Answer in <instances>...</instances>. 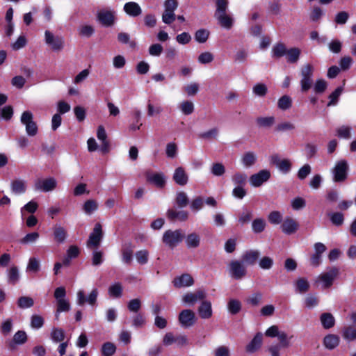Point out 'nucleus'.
<instances>
[{
    "label": "nucleus",
    "instance_id": "nucleus-1",
    "mask_svg": "<svg viewBox=\"0 0 356 356\" xmlns=\"http://www.w3.org/2000/svg\"><path fill=\"white\" fill-rule=\"evenodd\" d=\"M184 238V235L181 229H176L172 231L168 229L165 231L163 235V243L170 248L176 247Z\"/></svg>",
    "mask_w": 356,
    "mask_h": 356
},
{
    "label": "nucleus",
    "instance_id": "nucleus-52",
    "mask_svg": "<svg viewBox=\"0 0 356 356\" xmlns=\"http://www.w3.org/2000/svg\"><path fill=\"white\" fill-rule=\"evenodd\" d=\"M65 332L61 328H54L51 333V339L54 342H61L65 339Z\"/></svg>",
    "mask_w": 356,
    "mask_h": 356
},
{
    "label": "nucleus",
    "instance_id": "nucleus-58",
    "mask_svg": "<svg viewBox=\"0 0 356 356\" xmlns=\"http://www.w3.org/2000/svg\"><path fill=\"white\" fill-rule=\"evenodd\" d=\"M211 173L214 176H222L225 172V168L221 163H214L211 166Z\"/></svg>",
    "mask_w": 356,
    "mask_h": 356
},
{
    "label": "nucleus",
    "instance_id": "nucleus-3",
    "mask_svg": "<svg viewBox=\"0 0 356 356\" xmlns=\"http://www.w3.org/2000/svg\"><path fill=\"white\" fill-rule=\"evenodd\" d=\"M20 121L26 127V132L29 136H35L38 131V127L33 121V115L29 111H24L21 115Z\"/></svg>",
    "mask_w": 356,
    "mask_h": 356
},
{
    "label": "nucleus",
    "instance_id": "nucleus-4",
    "mask_svg": "<svg viewBox=\"0 0 356 356\" xmlns=\"http://www.w3.org/2000/svg\"><path fill=\"white\" fill-rule=\"evenodd\" d=\"M349 166L346 160H340L337 162L333 169V180L335 182H343L348 177Z\"/></svg>",
    "mask_w": 356,
    "mask_h": 356
},
{
    "label": "nucleus",
    "instance_id": "nucleus-23",
    "mask_svg": "<svg viewBox=\"0 0 356 356\" xmlns=\"http://www.w3.org/2000/svg\"><path fill=\"white\" fill-rule=\"evenodd\" d=\"M27 334L24 330H18L13 336L12 341L9 343L8 348L13 350L15 349V345H22L26 342Z\"/></svg>",
    "mask_w": 356,
    "mask_h": 356
},
{
    "label": "nucleus",
    "instance_id": "nucleus-40",
    "mask_svg": "<svg viewBox=\"0 0 356 356\" xmlns=\"http://www.w3.org/2000/svg\"><path fill=\"white\" fill-rule=\"evenodd\" d=\"M331 222L337 226L339 227L343 224L344 215L341 212H333L328 214Z\"/></svg>",
    "mask_w": 356,
    "mask_h": 356
},
{
    "label": "nucleus",
    "instance_id": "nucleus-51",
    "mask_svg": "<svg viewBox=\"0 0 356 356\" xmlns=\"http://www.w3.org/2000/svg\"><path fill=\"white\" fill-rule=\"evenodd\" d=\"M343 337L348 341L356 339V329L352 326L345 327L343 330Z\"/></svg>",
    "mask_w": 356,
    "mask_h": 356
},
{
    "label": "nucleus",
    "instance_id": "nucleus-26",
    "mask_svg": "<svg viewBox=\"0 0 356 356\" xmlns=\"http://www.w3.org/2000/svg\"><path fill=\"white\" fill-rule=\"evenodd\" d=\"M134 246L131 243H126L122 248V261L126 264H131L133 258Z\"/></svg>",
    "mask_w": 356,
    "mask_h": 356
},
{
    "label": "nucleus",
    "instance_id": "nucleus-34",
    "mask_svg": "<svg viewBox=\"0 0 356 356\" xmlns=\"http://www.w3.org/2000/svg\"><path fill=\"white\" fill-rule=\"evenodd\" d=\"M296 289L300 293H305L309 289V283L305 277L298 278L295 282Z\"/></svg>",
    "mask_w": 356,
    "mask_h": 356
},
{
    "label": "nucleus",
    "instance_id": "nucleus-50",
    "mask_svg": "<svg viewBox=\"0 0 356 356\" xmlns=\"http://www.w3.org/2000/svg\"><path fill=\"white\" fill-rule=\"evenodd\" d=\"M137 262L140 265H145L149 260V252L147 250H138L135 254Z\"/></svg>",
    "mask_w": 356,
    "mask_h": 356
},
{
    "label": "nucleus",
    "instance_id": "nucleus-45",
    "mask_svg": "<svg viewBox=\"0 0 356 356\" xmlns=\"http://www.w3.org/2000/svg\"><path fill=\"white\" fill-rule=\"evenodd\" d=\"M108 294L111 297L118 298L122 296V286L120 283H115L108 288Z\"/></svg>",
    "mask_w": 356,
    "mask_h": 356
},
{
    "label": "nucleus",
    "instance_id": "nucleus-16",
    "mask_svg": "<svg viewBox=\"0 0 356 356\" xmlns=\"http://www.w3.org/2000/svg\"><path fill=\"white\" fill-rule=\"evenodd\" d=\"M56 187V181L54 178L50 177L43 180H38L35 183V189L44 192L51 191Z\"/></svg>",
    "mask_w": 356,
    "mask_h": 356
},
{
    "label": "nucleus",
    "instance_id": "nucleus-56",
    "mask_svg": "<svg viewBox=\"0 0 356 356\" xmlns=\"http://www.w3.org/2000/svg\"><path fill=\"white\" fill-rule=\"evenodd\" d=\"M180 109L184 115H188L194 111V104L190 101H184L180 104Z\"/></svg>",
    "mask_w": 356,
    "mask_h": 356
},
{
    "label": "nucleus",
    "instance_id": "nucleus-5",
    "mask_svg": "<svg viewBox=\"0 0 356 356\" xmlns=\"http://www.w3.org/2000/svg\"><path fill=\"white\" fill-rule=\"evenodd\" d=\"M97 20L103 26L111 27L114 25L116 20L115 12L112 10L102 9L97 13Z\"/></svg>",
    "mask_w": 356,
    "mask_h": 356
},
{
    "label": "nucleus",
    "instance_id": "nucleus-6",
    "mask_svg": "<svg viewBox=\"0 0 356 356\" xmlns=\"http://www.w3.org/2000/svg\"><path fill=\"white\" fill-rule=\"evenodd\" d=\"M102 238L103 231L102 225L99 222H97L95 225L92 232L89 235L87 241V247L89 248H98Z\"/></svg>",
    "mask_w": 356,
    "mask_h": 356
},
{
    "label": "nucleus",
    "instance_id": "nucleus-54",
    "mask_svg": "<svg viewBox=\"0 0 356 356\" xmlns=\"http://www.w3.org/2000/svg\"><path fill=\"white\" fill-rule=\"evenodd\" d=\"M232 181L237 186H245L247 180V175L245 173L236 172L232 176Z\"/></svg>",
    "mask_w": 356,
    "mask_h": 356
},
{
    "label": "nucleus",
    "instance_id": "nucleus-27",
    "mask_svg": "<svg viewBox=\"0 0 356 356\" xmlns=\"http://www.w3.org/2000/svg\"><path fill=\"white\" fill-rule=\"evenodd\" d=\"M339 337L333 334H329L324 337L323 344L326 348L333 350L339 344Z\"/></svg>",
    "mask_w": 356,
    "mask_h": 356
},
{
    "label": "nucleus",
    "instance_id": "nucleus-49",
    "mask_svg": "<svg viewBox=\"0 0 356 356\" xmlns=\"http://www.w3.org/2000/svg\"><path fill=\"white\" fill-rule=\"evenodd\" d=\"M209 31L205 29H200L195 33V40L199 43H204L209 38Z\"/></svg>",
    "mask_w": 356,
    "mask_h": 356
},
{
    "label": "nucleus",
    "instance_id": "nucleus-28",
    "mask_svg": "<svg viewBox=\"0 0 356 356\" xmlns=\"http://www.w3.org/2000/svg\"><path fill=\"white\" fill-rule=\"evenodd\" d=\"M301 50L298 47H292L287 49L286 53V60L289 63H296L300 58Z\"/></svg>",
    "mask_w": 356,
    "mask_h": 356
},
{
    "label": "nucleus",
    "instance_id": "nucleus-35",
    "mask_svg": "<svg viewBox=\"0 0 356 356\" xmlns=\"http://www.w3.org/2000/svg\"><path fill=\"white\" fill-rule=\"evenodd\" d=\"M26 189L25 181L21 179H15L11 183V190L14 193L22 194Z\"/></svg>",
    "mask_w": 356,
    "mask_h": 356
},
{
    "label": "nucleus",
    "instance_id": "nucleus-61",
    "mask_svg": "<svg viewBox=\"0 0 356 356\" xmlns=\"http://www.w3.org/2000/svg\"><path fill=\"white\" fill-rule=\"evenodd\" d=\"M39 238V234L36 232L27 234L20 240L22 244L32 243L37 241Z\"/></svg>",
    "mask_w": 356,
    "mask_h": 356
},
{
    "label": "nucleus",
    "instance_id": "nucleus-30",
    "mask_svg": "<svg viewBox=\"0 0 356 356\" xmlns=\"http://www.w3.org/2000/svg\"><path fill=\"white\" fill-rule=\"evenodd\" d=\"M216 18L218 21V23L222 27L228 30L232 27L234 24V19L232 17L227 15L226 13L220 14L218 16H216Z\"/></svg>",
    "mask_w": 356,
    "mask_h": 356
},
{
    "label": "nucleus",
    "instance_id": "nucleus-7",
    "mask_svg": "<svg viewBox=\"0 0 356 356\" xmlns=\"http://www.w3.org/2000/svg\"><path fill=\"white\" fill-rule=\"evenodd\" d=\"M45 42L54 51H59L64 47V39L61 36H55L49 31L44 32Z\"/></svg>",
    "mask_w": 356,
    "mask_h": 356
},
{
    "label": "nucleus",
    "instance_id": "nucleus-53",
    "mask_svg": "<svg viewBox=\"0 0 356 356\" xmlns=\"http://www.w3.org/2000/svg\"><path fill=\"white\" fill-rule=\"evenodd\" d=\"M256 161V156L252 152H248L244 154L242 158V162L246 167L252 166Z\"/></svg>",
    "mask_w": 356,
    "mask_h": 356
},
{
    "label": "nucleus",
    "instance_id": "nucleus-32",
    "mask_svg": "<svg viewBox=\"0 0 356 356\" xmlns=\"http://www.w3.org/2000/svg\"><path fill=\"white\" fill-rule=\"evenodd\" d=\"M287 49L286 45L282 42L276 43L272 49V57L274 58H280L286 55Z\"/></svg>",
    "mask_w": 356,
    "mask_h": 356
},
{
    "label": "nucleus",
    "instance_id": "nucleus-44",
    "mask_svg": "<svg viewBox=\"0 0 356 356\" xmlns=\"http://www.w3.org/2000/svg\"><path fill=\"white\" fill-rule=\"evenodd\" d=\"M70 309V304L67 300H65V299L58 300V301H57L56 318L58 319L59 314L60 312H68Z\"/></svg>",
    "mask_w": 356,
    "mask_h": 356
},
{
    "label": "nucleus",
    "instance_id": "nucleus-55",
    "mask_svg": "<svg viewBox=\"0 0 356 356\" xmlns=\"http://www.w3.org/2000/svg\"><path fill=\"white\" fill-rule=\"evenodd\" d=\"M44 320L42 316L34 314L31 318V326L34 329H39L44 325Z\"/></svg>",
    "mask_w": 356,
    "mask_h": 356
},
{
    "label": "nucleus",
    "instance_id": "nucleus-17",
    "mask_svg": "<svg viewBox=\"0 0 356 356\" xmlns=\"http://www.w3.org/2000/svg\"><path fill=\"white\" fill-rule=\"evenodd\" d=\"M172 283L175 287L181 288L193 285L194 283V280L189 274L184 273L180 276L176 277L173 280Z\"/></svg>",
    "mask_w": 356,
    "mask_h": 356
},
{
    "label": "nucleus",
    "instance_id": "nucleus-33",
    "mask_svg": "<svg viewBox=\"0 0 356 356\" xmlns=\"http://www.w3.org/2000/svg\"><path fill=\"white\" fill-rule=\"evenodd\" d=\"M186 245L188 248H196L200 245V236L197 233H191L186 237Z\"/></svg>",
    "mask_w": 356,
    "mask_h": 356
},
{
    "label": "nucleus",
    "instance_id": "nucleus-15",
    "mask_svg": "<svg viewBox=\"0 0 356 356\" xmlns=\"http://www.w3.org/2000/svg\"><path fill=\"white\" fill-rule=\"evenodd\" d=\"M261 252L258 250L245 251L242 257V262L249 266H254L259 259Z\"/></svg>",
    "mask_w": 356,
    "mask_h": 356
},
{
    "label": "nucleus",
    "instance_id": "nucleus-2",
    "mask_svg": "<svg viewBox=\"0 0 356 356\" xmlns=\"http://www.w3.org/2000/svg\"><path fill=\"white\" fill-rule=\"evenodd\" d=\"M314 72V67L312 64L307 63L303 65L300 70L302 79L300 80L301 90L307 92L312 86V75Z\"/></svg>",
    "mask_w": 356,
    "mask_h": 356
},
{
    "label": "nucleus",
    "instance_id": "nucleus-9",
    "mask_svg": "<svg viewBox=\"0 0 356 356\" xmlns=\"http://www.w3.org/2000/svg\"><path fill=\"white\" fill-rule=\"evenodd\" d=\"M229 273L235 280H241L246 275L247 270L241 261L233 260L229 263Z\"/></svg>",
    "mask_w": 356,
    "mask_h": 356
},
{
    "label": "nucleus",
    "instance_id": "nucleus-59",
    "mask_svg": "<svg viewBox=\"0 0 356 356\" xmlns=\"http://www.w3.org/2000/svg\"><path fill=\"white\" fill-rule=\"evenodd\" d=\"M13 328V321L11 318H8L1 324L0 330L2 334L7 336L10 334Z\"/></svg>",
    "mask_w": 356,
    "mask_h": 356
},
{
    "label": "nucleus",
    "instance_id": "nucleus-20",
    "mask_svg": "<svg viewBox=\"0 0 356 356\" xmlns=\"http://www.w3.org/2000/svg\"><path fill=\"white\" fill-rule=\"evenodd\" d=\"M298 223L290 217L285 218L281 225L282 231L288 235L295 233L298 230Z\"/></svg>",
    "mask_w": 356,
    "mask_h": 356
},
{
    "label": "nucleus",
    "instance_id": "nucleus-60",
    "mask_svg": "<svg viewBox=\"0 0 356 356\" xmlns=\"http://www.w3.org/2000/svg\"><path fill=\"white\" fill-rule=\"evenodd\" d=\"M97 209V204L94 200H88L83 204V210L86 213H91Z\"/></svg>",
    "mask_w": 356,
    "mask_h": 356
},
{
    "label": "nucleus",
    "instance_id": "nucleus-43",
    "mask_svg": "<svg viewBox=\"0 0 356 356\" xmlns=\"http://www.w3.org/2000/svg\"><path fill=\"white\" fill-rule=\"evenodd\" d=\"M266 223L265 220L263 218H256L254 219L252 222V231L256 233L259 234L262 232L266 227Z\"/></svg>",
    "mask_w": 356,
    "mask_h": 356
},
{
    "label": "nucleus",
    "instance_id": "nucleus-10",
    "mask_svg": "<svg viewBox=\"0 0 356 356\" xmlns=\"http://www.w3.org/2000/svg\"><path fill=\"white\" fill-rule=\"evenodd\" d=\"M146 180L148 183L154 184L159 188H163L166 184V177L163 172L152 173L147 171L145 174Z\"/></svg>",
    "mask_w": 356,
    "mask_h": 356
},
{
    "label": "nucleus",
    "instance_id": "nucleus-38",
    "mask_svg": "<svg viewBox=\"0 0 356 356\" xmlns=\"http://www.w3.org/2000/svg\"><path fill=\"white\" fill-rule=\"evenodd\" d=\"M256 122L259 127L269 128L275 123V118L270 117H259L256 120Z\"/></svg>",
    "mask_w": 356,
    "mask_h": 356
},
{
    "label": "nucleus",
    "instance_id": "nucleus-39",
    "mask_svg": "<svg viewBox=\"0 0 356 356\" xmlns=\"http://www.w3.org/2000/svg\"><path fill=\"white\" fill-rule=\"evenodd\" d=\"M343 90V88L342 86H339L329 95L328 98L330 99V101L327 103V106H334L337 104Z\"/></svg>",
    "mask_w": 356,
    "mask_h": 356
},
{
    "label": "nucleus",
    "instance_id": "nucleus-57",
    "mask_svg": "<svg viewBox=\"0 0 356 356\" xmlns=\"http://www.w3.org/2000/svg\"><path fill=\"white\" fill-rule=\"evenodd\" d=\"M259 266L264 270L270 269L273 266V259L268 256L263 257L259 261Z\"/></svg>",
    "mask_w": 356,
    "mask_h": 356
},
{
    "label": "nucleus",
    "instance_id": "nucleus-36",
    "mask_svg": "<svg viewBox=\"0 0 356 356\" xmlns=\"http://www.w3.org/2000/svg\"><path fill=\"white\" fill-rule=\"evenodd\" d=\"M19 280V269L17 266L10 267L8 274V282L10 284L15 285Z\"/></svg>",
    "mask_w": 356,
    "mask_h": 356
},
{
    "label": "nucleus",
    "instance_id": "nucleus-11",
    "mask_svg": "<svg viewBox=\"0 0 356 356\" xmlns=\"http://www.w3.org/2000/svg\"><path fill=\"white\" fill-rule=\"evenodd\" d=\"M270 162L284 174L288 173L292 167V163L290 160L287 159H281L278 154L272 155Z\"/></svg>",
    "mask_w": 356,
    "mask_h": 356
},
{
    "label": "nucleus",
    "instance_id": "nucleus-21",
    "mask_svg": "<svg viewBox=\"0 0 356 356\" xmlns=\"http://www.w3.org/2000/svg\"><path fill=\"white\" fill-rule=\"evenodd\" d=\"M172 179L179 186H185L188 181V176L183 167H178L175 169Z\"/></svg>",
    "mask_w": 356,
    "mask_h": 356
},
{
    "label": "nucleus",
    "instance_id": "nucleus-62",
    "mask_svg": "<svg viewBox=\"0 0 356 356\" xmlns=\"http://www.w3.org/2000/svg\"><path fill=\"white\" fill-rule=\"evenodd\" d=\"M327 83L324 79H318L314 84V91L317 94L323 93L325 91Z\"/></svg>",
    "mask_w": 356,
    "mask_h": 356
},
{
    "label": "nucleus",
    "instance_id": "nucleus-14",
    "mask_svg": "<svg viewBox=\"0 0 356 356\" xmlns=\"http://www.w3.org/2000/svg\"><path fill=\"white\" fill-rule=\"evenodd\" d=\"M338 274L339 269L337 267H332L329 271L321 275L319 280L323 282V287L325 289L330 288Z\"/></svg>",
    "mask_w": 356,
    "mask_h": 356
},
{
    "label": "nucleus",
    "instance_id": "nucleus-13",
    "mask_svg": "<svg viewBox=\"0 0 356 356\" xmlns=\"http://www.w3.org/2000/svg\"><path fill=\"white\" fill-rule=\"evenodd\" d=\"M98 296V290L97 289H92L89 294L88 298H86L83 291H79L77 293V303L79 305H83L86 302H88L90 305H95Z\"/></svg>",
    "mask_w": 356,
    "mask_h": 356
},
{
    "label": "nucleus",
    "instance_id": "nucleus-46",
    "mask_svg": "<svg viewBox=\"0 0 356 356\" xmlns=\"http://www.w3.org/2000/svg\"><path fill=\"white\" fill-rule=\"evenodd\" d=\"M34 300L29 296H21L17 300V306L21 309H27L33 307Z\"/></svg>",
    "mask_w": 356,
    "mask_h": 356
},
{
    "label": "nucleus",
    "instance_id": "nucleus-64",
    "mask_svg": "<svg viewBox=\"0 0 356 356\" xmlns=\"http://www.w3.org/2000/svg\"><path fill=\"white\" fill-rule=\"evenodd\" d=\"M253 92L257 96L264 97L268 92V88L264 83H257L253 87Z\"/></svg>",
    "mask_w": 356,
    "mask_h": 356
},
{
    "label": "nucleus",
    "instance_id": "nucleus-19",
    "mask_svg": "<svg viewBox=\"0 0 356 356\" xmlns=\"http://www.w3.org/2000/svg\"><path fill=\"white\" fill-rule=\"evenodd\" d=\"M123 10L127 15L131 17H137L142 14V8L138 3L134 1L126 3L124 5Z\"/></svg>",
    "mask_w": 356,
    "mask_h": 356
},
{
    "label": "nucleus",
    "instance_id": "nucleus-29",
    "mask_svg": "<svg viewBox=\"0 0 356 356\" xmlns=\"http://www.w3.org/2000/svg\"><path fill=\"white\" fill-rule=\"evenodd\" d=\"M67 234L65 229L60 225H56L54 227V240L58 243H63L67 238Z\"/></svg>",
    "mask_w": 356,
    "mask_h": 356
},
{
    "label": "nucleus",
    "instance_id": "nucleus-41",
    "mask_svg": "<svg viewBox=\"0 0 356 356\" xmlns=\"http://www.w3.org/2000/svg\"><path fill=\"white\" fill-rule=\"evenodd\" d=\"M175 202L179 208L186 207L189 203V200L186 193L184 191L178 192L176 195Z\"/></svg>",
    "mask_w": 356,
    "mask_h": 356
},
{
    "label": "nucleus",
    "instance_id": "nucleus-48",
    "mask_svg": "<svg viewBox=\"0 0 356 356\" xmlns=\"http://www.w3.org/2000/svg\"><path fill=\"white\" fill-rule=\"evenodd\" d=\"M118 40L122 44H129V47L134 49L136 43L134 41H130V35L125 32H120L118 34Z\"/></svg>",
    "mask_w": 356,
    "mask_h": 356
},
{
    "label": "nucleus",
    "instance_id": "nucleus-25",
    "mask_svg": "<svg viewBox=\"0 0 356 356\" xmlns=\"http://www.w3.org/2000/svg\"><path fill=\"white\" fill-rule=\"evenodd\" d=\"M263 335L257 332L251 341L246 346L245 350L248 353H254L257 350L262 344Z\"/></svg>",
    "mask_w": 356,
    "mask_h": 356
},
{
    "label": "nucleus",
    "instance_id": "nucleus-12",
    "mask_svg": "<svg viewBox=\"0 0 356 356\" xmlns=\"http://www.w3.org/2000/svg\"><path fill=\"white\" fill-rule=\"evenodd\" d=\"M270 177V172L268 170H261L259 172L250 176V184L254 187L261 186L264 182L267 181Z\"/></svg>",
    "mask_w": 356,
    "mask_h": 356
},
{
    "label": "nucleus",
    "instance_id": "nucleus-47",
    "mask_svg": "<svg viewBox=\"0 0 356 356\" xmlns=\"http://www.w3.org/2000/svg\"><path fill=\"white\" fill-rule=\"evenodd\" d=\"M277 106L279 108L284 111L290 108L292 106L291 98L289 95H283L279 99Z\"/></svg>",
    "mask_w": 356,
    "mask_h": 356
},
{
    "label": "nucleus",
    "instance_id": "nucleus-63",
    "mask_svg": "<svg viewBox=\"0 0 356 356\" xmlns=\"http://www.w3.org/2000/svg\"><path fill=\"white\" fill-rule=\"evenodd\" d=\"M253 216L252 211L250 210H245L243 211L239 218H238V222L242 224H246L250 222Z\"/></svg>",
    "mask_w": 356,
    "mask_h": 356
},
{
    "label": "nucleus",
    "instance_id": "nucleus-37",
    "mask_svg": "<svg viewBox=\"0 0 356 356\" xmlns=\"http://www.w3.org/2000/svg\"><path fill=\"white\" fill-rule=\"evenodd\" d=\"M241 302L236 299H230L227 303V308L232 315L237 314L241 310Z\"/></svg>",
    "mask_w": 356,
    "mask_h": 356
},
{
    "label": "nucleus",
    "instance_id": "nucleus-22",
    "mask_svg": "<svg viewBox=\"0 0 356 356\" xmlns=\"http://www.w3.org/2000/svg\"><path fill=\"white\" fill-rule=\"evenodd\" d=\"M198 314L201 318L208 319L213 315L211 302L209 300H202L198 307Z\"/></svg>",
    "mask_w": 356,
    "mask_h": 356
},
{
    "label": "nucleus",
    "instance_id": "nucleus-24",
    "mask_svg": "<svg viewBox=\"0 0 356 356\" xmlns=\"http://www.w3.org/2000/svg\"><path fill=\"white\" fill-rule=\"evenodd\" d=\"M167 218L171 221L179 220L184 222L188 218V213L186 211H176L170 209L167 211Z\"/></svg>",
    "mask_w": 356,
    "mask_h": 356
},
{
    "label": "nucleus",
    "instance_id": "nucleus-42",
    "mask_svg": "<svg viewBox=\"0 0 356 356\" xmlns=\"http://www.w3.org/2000/svg\"><path fill=\"white\" fill-rule=\"evenodd\" d=\"M101 351L103 356H112L116 351V346L112 342H105L102 346Z\"/></svg>",
    "mask_w": 356,
    "mask_h": 356
},
{
    "label": "nucleus",
    "instance_id": "nucleus-8",
    "mask_svg": "<svg viewBox=\"0 0 356 356\" xmlns=\"http://www.w3.org/2000/svg\"><path fill=\"white\" fill-rule=\"evenodd\" d=\"M179 322L181 327L187 328L193 326L196 322L195 312L191 309H184L179 314Z\"/></svg>",
    "mask_w": 356,
    "mask_h": 356
},
{
    "label": "nucleus",
    "instance_id": "nucleus-18",
    "mask_svg": "<svg viewBox=\"0 0 356 356\" xmlns=\"http://www.w3.org/2000/svg\"><path fill=\"white\" fill-rule=\"evenodd\" d=\"M206 297L204 290L198 289L194 293H187L183 297V301L188 304L193 305L197 300H203Z\"/></svg>",
    "mask_w": 356,
    "mask_h": 356
},
{
    "label": "nucleus",
    "instance_id": "nucleus-31",
    "mask_svg": "<svg viewBox=\"0 0 356 356\" xmlns=\"http://www.w3.org/2000/svg\"><path fill=\"white\" fill-rule=\"evenodd\" d=\"M322 326L325 329H330L334 325L335 320L332 314L326 312L323 313L320 316Z\"/></svg>",
    "mask_w": 356,
    "mask_h": 356
}]
</instances>
